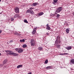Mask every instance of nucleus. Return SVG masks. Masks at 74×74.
<instances>
[{"instance_id":"1","label":"nucleus","mask_w":74,"mask_h":74,"mask_svg":"<svg viewBox=\"0 0 74 74\" xmlns=\"http://www.w3.org/2000/svg\"><path fill=\"white\" fill-rule=\"evenodd\" d=\"M57 48H60V37H58L55 42Z\"/></svg>"},{"instance_id":"2","label":"nucleus","mask_w":74,"mask_h":74,"mask_svg":"<svg viewBox=\"0 0 74 74\" xmlns=\"http://www.w3.org/2000/svg\"><path fill=\"white\" fill-rule=\"evenodd\" d=\"M14 11L16 14L19 13V9L18 7H16L14 8Z\"/></svg>"},{"instance_id":"3","label":"nucleus","mask_w":74,"mask_h":74,"mask_svg":"<svg viewBox=\"0 0 74 74\" xmlns=\"http://www.w3.org/2000/svg\"><path fill=\"white\" fill-rule=\"evenodd\" d=\"M62 7H59L56 10V12H60L62 11Z\"/></svg>"},{"instance_id":"4","label":"nucleus","mask_w":74,"mask_h":74,"mask_svg":"<svg viewBox=\"0 0 74 74\" xmlns=\"http://www.w3.org/2000/svg\"><path fill=\"white\" fill-rule=\"evenodd\" d=\"M31 46H34V39H31Z\"/></svg>"},{"instance_id":"5","label":"nucleus","mask_w":74,"mask_h":74,"mask_svg":"<svg viewBox=\"0 0 74 74\" xmlns=\"http://www.w3.org/2000/svg\"><path fill=\"white\" fill-rule=\"evenodd\" d=\"M20 17H21L20 15L18 14H15L14 16V18H20Z\"/></svg>"},{"instance_id":"6","label":"nucleus","mask_w":74,"mask_h":74,"mask_svg":"<svg viewBox=\"0 0 74 74\" xmlns=\"http://www.w3.org/2000/svg\"><path fill=\"white\" fill-rule=\"evenodd\" d=\"M23 50L22 49L19 48L18 53H21L23 52Z\"/></svg>"},{"instance_id":"7","label":"nucleus","mask_w":74,"mask_h":74,"mask_svg":"<svg viewBox=\"0 0 74 74\" xmlns=\"http://www.w3.org/2000/svg\"><path fill=\"white\" fill-rule=\"evenodd\" d=\"M72 48V47H71V46H68L67 47H66V49H67L68 51L69 50H70V49H71Z\"/></svg>"},{"instance_id":"8","label":"nucleus","mask_w":74,"mask_h":74,"mask_svg":"<svg viewBox=\"0 0 74 74\" xmlns=\"http://www.w3.org/2000/svg\"><path fill=\"white\" fill-rule=\"evenodd\" d=\"M13 53L14 52H13V51H9L8 53V54L9 55H13Z\"/></svg>"},{"instance_id":"9","label":"nucleus","mask_w":74,"mask_h":74,"mask_svg":"<svg viewBox=\"0 0 74 74\" xmlns=\"http://www.w3.org/2000/svg\"><path fill=\"white\" fill-rule=\"evenodd\" d=\"M44 14V12H40L38 14V16H41V15H42Z\"/></svg>"},{"instance_id":"10","label":"nucleus","mask_w":74,"mask_h":74,"mask_svg":"<svg viewBox=\"0 0 74 74\" xmlns=\"http://www.w3.org/2000/svg\"><path fill=\"white\" fill-rule=\"evenodd\" d=\"M30 13L32 14H33V15H34V12L32 9L30 10Z\"/></svg>"},{"instance_id":"11","label":"nucleus","mask_w":74,"mask_h":74,"mask_svg":"<svg viewBox=\"0 0 74 74\" xmlns=\"http://www.w3.org/2000/svg\"><path fill=\"white\" fill-rule=\"evenodd\" d=\"M12 55H13V56H18V54H17V53L13 52Z\"/></svg>"},{"instance_id":"12","label":"nucleus","mask_w":74,"mask_h":74,"mask_svg":"<svg viewBox=\"0 0 74 74\" xmlns=\"http://www.w3.org/2000/svg\"><path fill=\"white\" fill-rule=\"evenodd\" d=\"M7 62V60L5 59L3 62V64H5Z\"/></svg>"},{"instance_id":"13","label":"nucleus","mask_w":74,"mask_h":74,"mask_svg":"<svg viewBox=\"0 0 74 74\" xmlns=\"http://www.w3.org/2000/svg\"><path fill=\"white\" fill-rule=\"evenodd\" d=\"M70 63L71 64H74V60L73 59L71 60Z\"/></svg>"},{"instance_id":"14","label":"nucleus","mask_w":74,"mask_h":74,"mask_svg":"<svg viewBox=\"0 0 74 74\" xmlns=\"http://www.w3.org/2000/svg\"><path fill=\"white\" fill-rule=\"evenodd\" d=\"M38 3H35L32 4V5H33V6H36V5H38Z\"/></svg>"},{"instance_id":"15","label":"nucleus","mask_w":74,"mask_h":74,"mask_svg":"<svg viewBox=\"0 0 74 74\" xmlns=\"http://www.w3.org/2000/svg\"><path fill=\"white\" fill-rule=\"evenodd\" d=\"M36 32V30H33V31L32 32V35H34V34H35V33Z\"/></svg>"},{"instance_id":"16","label":"nucleus","mask_w":74,"mask_h":74,"mask_svg":"<svg viewBox=\"0 0 74 74\" xmlns=\"http://www.w3.org/2000/svg\"><path fill=\"white\" fill-rule=\"evenodd\" d=\"M52 68V66H48L46 67V69H51Z\"/></svg>"},{"instance_id":"17","label":"nucleus","mask_w":74,"mask_h":74,"mask_svg":"<svg viewBox=\"0 0 74 74\" xmlns=\"http://www.w3.org/2000/svg\"><path fill=\"white\" fill-rule=\"evenodd\" d=\"M46 29L49 30H51V27H47L46 28Z\"/></svg>"},{"instance_id":"18","label":"nucleus","mask_w":74,"mask_h":74,"mask_svg":"<svg viewBox=\"0 0 74 74\" xmlns=\"http://www.w3.org/2000/svg\"><path fill=\"white\" fill-rule=\"evenodd\" d=\"M22 65H20L17 66V68L18 69H19V68H20V67H22Z\"/></svg>"},{"instance_id":"19","label":"nucleus","mask_w":74,"mask_h":74,"mask_svg":"<svg viewBox=\"0 0 74 74\" xmlns=\"http://www.w3.org/2000/svg\"><path fill=\"white\" fill-rule=\"evenodd\" d=\"M70 30H69V29H67L66 30V32L67 33H69V31Z\"/></svg>"},{"instance_id":"20","label":"nucleus","mask_w":74,"mask_h":74,"mask_svg":"<svg viewBox=\"0 0 74 74\" xmlns=\"http://www.w3.org/2000/svg\"><path fill=\"white\" fill-rule=\"evenodd\" d=\"M48 62V60H46L45 62V64H47Z\"/></svg>"},{"instance_id":"21","label":"nucleus","mask_w":74,"mask_h":74,"mask_svg":"<svg viewBox=\"0 0 74 74\" xmlns=\"http://www.w3.org/2000/svg\"><path fill=\"white\" fill-rule=\"evenodd\" d=\"M38 49L40 50H42V47H39L38 48Z\"/></svg>"},{"instance_id":"22","label":"nucleus","mask_w":74,"mask_h":74,"mask_svg":"<svg viewBox=\"0 0 74 74\" xmlns=\"http://www.w3.org/2000/svg\"><path fill=\"white\" fill-rule=\"evenodd\" d=\"M19 49V48L15 49V51H17V52H18Z\"/></svg>"},{"instance_id":"23","label":"nucleus","mask_w":74,"mask_h":74,"mask_svg":"<svg viewBox=\"0 0 74 74\" xmlns=\"http://www.w3.org/2000/svg\"><path fill=\"white\" fill-rule=\"evenodd\" d=\"M27 13H30V10H28L26 11Z\"/></svg>"},{"instance_id":"24","label":"nucleus","mask_w":74,"mask_h":74,"mask_svg":"<svg viewBox=\"0 0 74 74\" xmlns=\"http://www.w3.org/2000/svg\"><path fill=\"white\" fill-rule=\"evenodd\" d=\"M24 21L25 23H28V22L27 21V20H25Z\"/></svg>"},{"instance_id":"25","label":"nucleus","mask_w":74,"mask_h":74,"mask_svg":"<svg viewBox=\"0 0 74 74\" xmlns=\"http://www.w3.org/2000/svg\"><path fill=\"white\" fill-rule=\"evenodd\" d=\"M27 47L26 45H24L23 46V48H26Z\"/></svg>"},{"instance_id":"26","label":"nucleus","mask_w":74,"mask_h":74,"mask_svg":"<svg viewBox=\"0 0 74 74\" xmlns=\"http://www.w3.org/2000/svg\"><path fill=\"white\" fill-rule=\"evenodd\" d=\"M60 16V15L59 14H57L56 15V17H57V18H59Z\"/></svg>"},{"instance_id":"27","label":"nucleus","mask_w":74,"mask_h":74,"mask_svg":"<svg viewBox=\"0 0 74 74\" xmlns=\"http://www.w3.org/2000/svg\"><path fill=\"white\" fill-rule=\"evenodd\" d=\"M65 53H60L59 54L60 55H65Z\"/></svg>"},{"instance_id":"28","label":"nucleus","mask_w":74,"mask_h":74,"mask_svg":"<svg viewBox=\"0 0 74 74\" xmlns=\"http://www.w3.org/2000/svg\"><path fill=\"white\" fill-rule=\"evenodd\" d=\"M53 2L55 3H57L58 2V0H53Z\"/></svg>"},{"instance_id":"29","label":"nucleus","mask_w":74,"mask_h":74,"mask_svg":"<svg viewBox=\"0 0 74 74\" xmlns=\"http://www.w3.org/2000/svg\"><path fill=\"white\" fill-rule=\"evenodd\" d=\"M9 51H10V50L5 51V52H6V53H9Z\"/></svg>"},{"instance_id":"30","label":"nucleus","mask_w":74,"mask_h":74,"mask_svg":"<svg viewBox=\"0 0 74 74\" xmlns=\"http://www.w3.org/2000/svg\"><path fill=\"white\" fill-rule=\"evenodd\" d=\"M14 20V18L13 17H12L11 18V21H12Z\"/></svg>"},{"instance_id":"31","label":"nucleus","mask_w":74,"mask_h":74,"mask_svg":"<svg viewBox=\"0 0 74 74\" xmlns=\"http://www.w3.org/2000/svg\"><path fill=\"white\" fill-rule=\"evenodd\" d=\"M56 2H53V4H54V5H55L56 4Z\"/></svg>"},{"instance_id":"32","label":"nucleus","mask_w":74,"mask_h":74,"mask_svg":"<svg viewBox=\"0 0 74 74\" xmlns=\"http://www.w3.org/2000/svg\"><path fill=\"white\" fill-rule=\"evenodd\" d=\"M46 26H47V27H49V24H47V25H46Z\"/></svg>"},{"instance_id":"33","label":"nucleus","mask_w":74,"mask_h":74,"mask_svg":"<svg viewBox=\"0 0 74 74\" xmlns=\"http://www.w3.org/2000/svg\"><path fill=\"white\" fill-rule=\"evenodd\" d=\"M34 9V8H29V10H32Z\"/></svg>"},{"instance_id":"34","label":"nucleus","mask_w":74,"mask_h":74,"mask_svg":"<svg viewBox=\"0 0 74 74\" xmlns=\"http://www.w3.org/2000/svg\"><path fill=\"white\" fill-rule=\"evenodd\" d=\"M22 42H25V39H23V40H22Z\"/></svg>"},{"instance_id":"35","label":"nucleus","mask_w":74,"mask_h":74,"mask_svg":"<svg viewBox=\"0 0 74 74\" xmlns=\"http://www.w3.org/2000/svg\"><path fill=\"white\" fill-rule=\"evenodd\" d=\"M36 29H37V28L36 27H35L34 28L33 30H36Z\"/></svg>"},{"instance_id":"36","label":"nucleus","mask_w":74,"mask_h":74,"mask_svg":"<svg viewBox=\"0 0 74 74\" xmlns=\"http://www.w3.org/2000/svg\"><path fill=\"white\" fill-rule=\"evenodd\" d=\"M3 65L2 64H0V67H2V66H3Z\"/></svg>"},{"instance_id":"37","label":"nucleus","mask_w":74,"mask_h":74,"mask_svg":"<svg viewBox=\"0 0 74 74\" xmlns=\"http://www.w3.org/2000/svg\"><path fill=\"white\" fill-rule=\"evenodd\" d=\"M20 42H23L22 40H20Z\"/></svg>"},{"instance_id":"38","label":"nucleus","mask_w":74,"mask_h":74,"mask_svg":"<svg viewBox=\"0 0 74 74\" xmlns=\"http://www.w3.org/2000/svg\"><path fill=\"white\" fill-rule=\"evenodd\" d=\"M16 35H17V36H18V33H17V32H16Z\"/></svg>"},{"instance_id":"39","label":"nucleus","mask_w":74,"mask_h":74,"mask_svg":"<svg viewBox=\"0 0 74 74\" xmlns=\"http://www.w3.org/2000/svg\"><path fill=\"white\" fill-rule=\"evenodd\" d=\"M2 13H3V11H2L0 13V14H2Z\"/></svg>"},{"instance_id":"40","label":"nucleus","mask_w":74,"mask_h":74,"mask_svg":"<svg viewBox=\"0 0 74 74\" xmlns=\"http://www.w3.org/2000/svg\"><path fill=\"white\" fill-rule=\"evenodd\" d=\"M65 55H69V54L68 53H65Z\"/></svg>"},{"instance_id":"41","label":"nucleus","mask_w":74,"mask_h":74,"mask_svg":"<svg viewBox=\"0 0 74 74\" xmlns=\"http://www.w3.org/2000/svg\"><path fill=\"white\" fill-rule=\"evenodd\" d=\"M13 41H12V40H11L10 41V42L11 43V42H12Z\"/></svg>"},{"instance_id":"42","label":"nucleus","mask_w":74,"mask_h":74,"mask_svg":"<svg viewBox=\"0 0 74 74\" xmlns=\"http://www.w3.org/2000/svg\"><path fill=\"white\" fill-rule=\"evenodd\" d=\"M47 35H49V34L48 33H46Z\"/></svg>"},{"instance_id":"43","label":"nucleus","mask_w":74,"mask_h":74,"mask_svg":"<svg viewBox=\"0 0 74 74\" xmlns=\"http://www.w3.org/2000/svg\"><path fill=\"white\" fill-rule=\"evenodd\" d=\"M18 36H21V34H18Z\"/></svg>"},{"instance_id":"44","label":"nucleus","mask_w":74,"mask_h":74,"mask_svg":"<svg viewBox=\"0 0 74 74\" xmlns=\"http://www.w3.org/2000/svg\"><path fill=\"white\" fill-rule=\"evenodd\" d=\"M2 32V31L1 30H0V33H1Z\"/></svg>"},{"instance_id":"45","label":"nucleus","mask_w":74,"mask_h":74,"mask_svg":"<svg viewBox=\"0 0 74 74\" xmlns=\"http://www.w3.org/2000/svg\"><path fill=\"white\" fill-rule=\"evenodd\" d=\"M27 74H32V73L29 72V73H28Z\"/></svg>"},{"instance_id":"46","label":"nucleus","mask_w":74,"mask_h":74,"mask_svg":"<svg viewBox=\"0 0 74 74\" xmlns=\"http://www.w3.org/2000/svg\"><path fill=\"white\" fill-rule=\"evenodd\" d=\"M38 10L37 9V10H35V11H36V10Z\"/></svg>"},{"instance_id":"47","label":"nucleus","mask_w":74,"mask_h":74,"mask_svg":"<svg viewBox=\"0 0 74 74\" xmlns=\"http://www.w3.org/2000/svg\"><path fill=\"white\" fill-rule=\"evenodd\" d=\"M1 53H0V56L1 55Z\"/></svg>"},{"instance_id":"48","label":"nucleus","mask_w":74,"mask_h":74,"mask_svg":"<svg viewBox=\"0 0 74 74\" xmlns=\"http://www.w3.org/2000/svg\"><path fill=\"white\" fill-rule=\"evenodd\" d=\"M55 14H57L56 13V12L55 13Z\"/></svg>"},{"instance_id":"49","label":"nucleus","mask_w":74,"mask_h":74,"mask_svg":"<svg viewBox=\"0 0 74 74\" xmlns=\"http://www.w3.org/2000/svg\"><path fill=\"white\" fill-rule=\"evenodd\" d=\"M1 1V0H0V2Z\"/></svg>"}]
</instances>
